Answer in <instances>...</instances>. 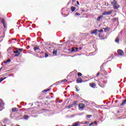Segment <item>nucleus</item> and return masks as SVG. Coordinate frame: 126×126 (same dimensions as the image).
Listing matches in <instances>:
<instances>
[{
    "label": "nucleus",
    "instance_id": "nucleus-1",
    "mask_svg": "<svg viewBox=\"0 0 126 126\" xmlns=\"http://www.w3.org/2000/svg\"><path fill=\"white\" fill-rule=\"evenodd\" d=\"M111 4L113 5L114 9H118V8H120V6L118 4V2L116 0H113V1L111 2Z\"/></svg>",
    "mask_w": 126,
    "mask_h": 126
},
{
    "label": "nucleus",
    "instance_id": "nucleus-2",
    "mask_svg": "<svg viewBox=\"0 0 126 126\" xmlns=\"http://www.w3.org/2000/svg\"><path fill=\"white\" fill-rule=\"evenodd\" d=\"M112 12H113V10H110L108 12H104L102 13V15H110V14H112Z\"/></svg>",
    "mask_w": 126,
    "mask_h": 126
},
{
    "label": "nucleus",
    "instance_id": "nucleus-3",
    "mask_svg": "<svg viewBox=\"0 0 126 126\" xmlns=\"http://www.w3.org/2000/svg\"><path fill=\"white\" fill-rule=\"evenodd\" d=\"M79 108L80 110H81V111H82V110H83V109L85 108V105L83 103H80L79 104Z\"/></svg>",
    "mask_w": 126,
    "mask_h": 126
},
{
    "label": "nucleus",
    "instance_id": "nucleus-4",
    "mask_svg": "<svg viewBox=\"0 0 126 126\" xmlns=\"http://www.w3.org/2000/svg\"><path fill=\"white\" fill-rule=\"evenodd\" d=\"M4 106V103L2 101V100L0 99V108H2Z\"/></svg>",
    "mask_w": 126,
    "mask_h": 126
},
{
    "label": "nucleus",
    "instance_id": "nucleus-5",
    "mask_svg": "<svg viewBox=\"0 0 126 126\" xmlns=\"http://www.w3.org/2000/svg\"><path fill=\"white\" fill-rule=\"evenodd\" d=\"M118 53L120 56H123L124 55V52H123L122 50H118Z\"/></svg>",
    "mask_w": 126,
    "mask_h": 126
},
{
    "label": "nucleus",
    "instance_id": "nucleus-6",
    "mask_svg": "<svg viewBox=\"0 0 126 126\" xmlns=\"http://www.w3.org/2000/svg\"><path fill=\"white\" fill-rule=\"evenodd\" d=\"M77 51H78V47L72 48L71 52H77Z\"/></svg>",
    "mask_w": 126,
    "mask_h": 126
},
{
    "label": "nucleus",
    "instance_id": "nucleus-7",
    "mask_svg": "<svg viewBox=\"0 0 126 126\" xmlns=\"http://www.w3.org/2000/svg\"><path fill=\"white\" fill-rule=\"evenodd\" d=\"M90 86H91V87L92 88H95L96 87V84L90 83Z\"/></svg>",
    "mask_w": 126,
    "mask_h": 126
},
{
    "label": "nucleus",
    "instance_id": "nucleus-8",
    "mask_svg": "<svg viewBox=\"0 0 126 126\" xmlns=\"http://www.w3.org/2000/svg\"><path fill=\"white\" fill-rule=\"evenodd\" d=\"M91 34H97V29H95L94 31L91 32Z\"/></svg>",
    "mask_w": 126,
    "mask_h": 126
},
{
    "label": "nucleus",
    "instance_id": "nucleus-9",
    "mask_svg": "<svg viewBox=\"0 0 126 126\" xmlns=\"http://www.w3.org/2000/svg\"><path fill=\"white\" fill-rule=\"evenodd\" d=\"M12 112H18V108H14L12 109Z\"/></svg>",
    "mask_w": 126,
    "mask_h": 126
},
{
    "label": "nucleus",
    "instance_id": "nucleus-10",
    "mask_svg": "<svg viewBox=\"0 0 126 126\" xmlns=\"http://www.w3.org/2000/svg\"><path fill=\"white\" fill-rule=\"evenodd\" d=\"M2 23L4 27H5L6 25H5V22L4 21V19H2L1 20Z\"/></svg>",
    "mask_w": 126,
    "mask_h": 126
},
{
    "label": "nucleus",
    "instance_id": "nucleus-11",
    "mask_svg": "<svg viewBox=\"0 0 126 126\" xmlns=\"http://www.w3.org/2000/svg\"><path fill=\"white\" fill-rule=\"evenodd\" d=\"M23 118L24 120H28L29 119V116L28 115H24Z\"/></svg>",
    "mask_w": 126,
    "mask_h": 126
},
{
    "label": "nucleus",
    "instance_id": "nucleus-12",
    "mask_svg": "<svg viewBox=\"0 0 126 126\" xmlns=\"http://www.w3.org/2000/svg\"><path fill=\"white\" fill-rule=\"evenodd\" d=\"M126 104V98L123 101L122 104H121V106H125Z\"/></svg>",
    "mask_w": 126,
    "mask_h": 126
},
{
    "label": "nucleus",
    "instance_id": "nucleus-13",
    "mask_svg": "<svg viewBox=\"0 0 126 126\" xmlns=\"http://www.w3.org/2000/svg\"><path fill=\"white\" fill-rule=\"evenodd\" d=\"M102 17H103V16H102V15H100L99 16H98V18H97V21H100V20H101V18H102Z\"/></svg>",
    "mask_w": 126,
    "mask_h": 126
},
{
    "label": "nucleus",
    "instance_id": "nucleus-14",
    "mask_svg": "<svg viewBox=\"0 0 126 126\" xmlns=\"http://www.w3.org/2000/svg\"><path fill=\"white\" fill-rule=\"evenodd\" d=\"M76 82L77 83H81V82H82V81L81 79H77L76 80Z\"/></svg>",
    "mask_w": 126,
    "mask_h": 126
},
{
    "label": "nucleus",
    "instance_id": "nucleus-15",
    "mask_svg": "<svg viewBox=\"0 0 126 126\" xmlns=\"http://www.w3.org/2000/svg\"><path fill=\"white\" fill-rule=\"evenodd\" d=\"M75 9H76V8L74 6H72L71 7V11H72V12H73V11H74L75 10Z\"/></svg>",
    "mask_w": 126,
    "mask_h": 126
},
{
    "label": "nucleus",
    "instance_id": "nucleus-16",
    "mask_svg": "<svg viewBox=\"0 0 126 126\" xmlns=\"http://www.w3.org/2000/svg\"><path fill=\"white\" fill-rule=\"evenodd\" d=\"M11 60L10 59H8L6 61H4V63H10Z\"/></svg>",
    "mask_w": 126,
    "mask_h": 126
},
{
    "label": "nucleus",
    "instance_id": "nucleus-17",
    "mask_svg": "<svg viewBox=\"0 0 126 126\" xmlns=\"http://www.w3.org/2000/svg\"><path fill=\"white\" fill-rule=\"evenodd\" d=\"M58 53V50H54L53 52V55H55L56 56V55H57V53Z\"/></svg>",
    "mask_w": 126,
    "mask_h": 126
},
{
    "label": "nucleus",
    "instance_id": "nucleus-18",
    "mask_svg": "<svg viewBox=\"0 0 126 126\" xmlns=\"http://www.w3.org/2000/svg\"><path fill=\"white\" fill-rule=\"evenodd\" d=\"M116 43H119L120 42V38L119 37H117L115 39Z\"/></svg>",
    "mask_w": 126,
    "mask_h": 126
},
{
    "label": "nucleus",
    "instance_id": "nucleus-19",
    "mask_svg": "<svg viewBox=\"0 0 126 126\" xmlns=\"http://www.w3.org/2000/svg\"><path fill=\"white\" fill-rule=\"evenodd\" d=\"M19 53H20V52H19L18 49H17L16 51H13L14 54H18Z\"/></svg>",
    "mask_w": 126,
    "mask_h": 126
},
{
    "label": "nucleus",
    "instance_id": "nucleus-20",
    "mask_svg": "<svg viewBox=\"0 0 126 126\" xmlns=\"http://www.w3.org/2000/svg\"><path fill=\"white\" fill-rule=\"evenodd\" d=\"M18 49V51H19V52H22V51H23V49L22 48H17Z\"/></svg>",
    "mask_w": 126,
    "mask_h": 126
},
{
    "label": "nucleus",
    "instance_id": "nucleus-21",
    "mask_svg": "<svg viewBox=\"0 0 126 126\" xmlns=\"http://www.w3.org/2000/svg\"><path fill=\"white\" fill-rule=\"evenodd\" d=\"M103 29H104L105 32H107V30H109V28L106 27L105 28H103Z\"/></svg>",
    "mask_w": 126,
    "mask_h": 126
},
{
    "label": "nucleus",
    "instance_id": "nucleus-22",
    "mask_svg": "<svg viewBox=\"0 0 126 126\" xmlns=\"http://www.w3.org/2000/svg\"><path fill=\"white\" fill-rule=\"evenodd\" d=\"M19 56H20V53L15 54L14 57H18Z\"/></svg>",
    "mask_w": 126,
    "mask_h": 126
},
{
    "label": "nucleus",
    "instance_id": "nucleus-23",
    "mask_svg": "<svg viewBox=\"0 0 126 126\" xmlns=\"http://www.w3.org/2000/svg\"><path fill=\"white\" fill-rule=\"evenodd\" d=\"M60 83H62V81H59L56 83V85H59Z\"/></svg>",
    "mask_w": 126,
    "mask_h": 126
},
{
    "label": "nucleus",
    "instance_id": "nucleus-24",
    "mask_svg": "<svg viewBox=\"0 0 126 126\" xmlns=\"http://www.w3.org/2000/svg\"><path fill=\"white\" fill-rule=\"evenodd\" d=\"M78 76H82V74L80 72L78 73Z\"/></svg>",
    "mask_w": 126,
    "mask_h": 126
},
{
    "label": "nucleus",
    "instance_id": "nucleus-25",
    "mask_svg": "<svg viewBox=\"0 0 126 126\" xmlns=\"http://www.w3.org/2000/svg\"><path fill=\"white\" fill-rule=\"evenodd\" d=\"M48 57H49L48 53H45V58H48Z\"/></svg>",
    "mask_w": 126,
    "mask_h": 126
},
{
    "label": "nucleus",
    "instance_id": "nucleus-26",
    "mask_svg": "<svg viewBox=\"0 0 126 126\" xmlns=\"http://www.w3.org/2000/svg\"><path fill=\"white\" fill-rule=\"evenodd\" d=\"M74 105H77V101H75L73 102Z\"/></svg>",
    "mask_w": 126,
    "mask_h": 126
},
{
    "label": "nucleus",
    "instance_id": "nucleus-27",
    "mask_svg": "<svg viewBox=\"0 0 126 126\" xmlns=\"http://www.w3.org/2000/svg\"><path fill=\"white\" fill-rule=\"evenodd\" d=\"M75 15H77L78 16H79V15H80V14L78 12H77L75 13Z\"/></svg>",
    "mask_w": 126,
    "mask_h": 126
},
{
    "label": "nucleus",
    "instance_id": "nucleus-28",
    "mask_svg": "<svg viewBox=\"0 0 126 126\" xmlns=\"http://www.w3.org/2000/svg\"><path fill=\"white\" fill-rule=\"evenodd\" d=\"M92 116L91 115H87V118H91Z\"/></svg>",
    "mask_w": 126,
    "mask_h": 126
},
{
    "label": "nucleus",
    "instance_id": "nucleus-29",
    "mask_svg": "<svg viewBox=\"0 0 126 126\" xmlns=\"http://www.w3.org/2000/svg\"><path fill=\"white\" fill-rule=\"evenodd\" d=\"M37 50H39V48L38 47H35L34 48V51H37Z\"/></svg>",
    "mask_w": 126,
    "mask_h": 126
},
{
    "label": "nucleus",
    "instance_id": "nucleus-30",
    "mask_svg": "<svg viewBox=\"0 0 126 126\" xmlns=\"http://www.w3.org/2000/svg\"><path fill=\"white\" fill-rule=\"evenodd\" d=\"M93 125H94V123L92 122V123L89 125V126H93Z\"/></svg>",
    "mask_w": 126,
    "mask_h": 126
},
{
    "label": "nucleus",
    "instance_id": "nucleus-31",
    "mask_svg": "<svg viewBox=\"0 0 126 126\" xmlns=\"http://www.w3.org/2000/svg\"><path fill=\"white\" fill-rule=\"evenodd\" d=\"M104 65V63L102 64V65L100 66V69H103V66Z\"/></svg>",
    "mask_w": 126,
    "mask_h": 126
},
{
    "label": "nucleus",
    "instance_id": "nucleus-32",
    "mask_svg": "<svg viewBox=\"0 0 126 126\" xmlns=\"http://www.w3.org/2000/svg\"><path fill=\"white\" fill-rule=\"evenodd\" d=\"M67 81V80L66 79H64L63 81H62V82H66Z\"/></svg>",
    "mask_w": 126,
    "mask_h": 126
},
{
    "label": "nucleus",
    "instance_id": "nucleus-33",
    "mask_svg": "<svg viewBox=\"0 0 126 126\" xmlns=\"http://www.w3.org/2000/svg\"><path fill=\"white\" fill-rule=\"evenodd\" d=\"M44 93H46V92H47V90H44L42 91Z\"/></svg>",
    "mask_w": 126,
    "mask_h": 126
},
{
    "label": "nucleus",
    "instance_id": "nucleus-34",
    "mask_svg": "<svg viewBox=\"0 0 126 126\" xmlns=\"http://www.w3.org/2000/svg\"><path fill=\"white\" fill-rule=\"evenodd\" d=\"M2 81H3V79L1 78V79H0V83L1 82H2Z\"/></svg>",
    "mask_w": 126,
    "mask_h": 126
},
{
    "label": "nucleus",
    "instance_id": "nucleus-35",
    "mask_svg": "<svg viewBox=\"0 0 126 126\" xmlns=\"http://www.w3.org/2000/svg\"><path fill=\"white\" fill-rule=\"evenodd\" d=\"M98 32H103V29L100 30L99 31H98Z\"/></svg>",
    "mask_w": 126,
    "mask_h": 126
},
{
    "label": "nucleus",
    "instance_id": "nucleus-36",
    "mask_svg": "<svg viewBox=\"0 0 126 126\" xmlns=\"http://www.w3.org/2000/svg\"><path fill=\"white\" fill-rule=\"evenodd\" d=\"M100 75V72H97L96 76H99Z\"/></svg>",
    "mask_w": 126,
    "mask_h": 126
},
{
    "label": "nucleus",
    "instance_id": "nucleus-37",
    "mask_svg": "<svg viewBox=\"0 0 126 126\" xmlns=\"http://www.w3.org/2000/svg\"><path fill=\"white\" fill-rule=\"evenodd\" d=\"M77 4H78V5H79V1H77Z\"/></svg>",
    "mask_w": 126,
    "mask_h": 126
},
{
    "label": "nucleus",
    "instance_id": "nucleus-38",
    "mask_svg": "<svg viewBox=\"0 0 126 126\" xmlns=\"http://www.w3.org/2000/svg\"><path fill=\"white\" fill-rule=\"evenodd\" d=\"M48 48H49V49H51V45H48Z\"/></svg>",
    "mask_w": 126,
    "mask_h": 126
},
{
    "label": "nucleus",
    "instance_id": "nucleus-39",
    "mask_svg": "<svg viewBox=\"0 0 126 126\" xmlns=\"http://www.w3.org/2000/svg\"><path fill=\"white\" fill-rule=\"evenodd\" d=\"M75 88H76V89H77L78 88V86H75Z\"/></svg>",
    "mask_w": 126,
    "mask_h": 126
},
{
    "label": "nucleus",
    "instance_id": "nucleus-40",
    "mask_svg": "<svg viewBox=\"0 0 126 126\" xmlns=\"http://www.w3.org/2000/svg\"><path fill=\"white\" fill-rule=\"evenodd\" d=\"M47 90V91L48 92V91H50V90H51V89H47V90Z\"/></svg>",
    "mask_w": 126,
    "mask_h": 126
},
{
    "label": "nucleus",
    "instance_id": "nucleus-41",
    "mask_svg": "<svg viewBox=\"0 0 126 126\" xmlns=\"http://www.w3.org/2000/svg\"><path fill=\"white\" fill-rule=\"evenodd\" d=\"M67 108H68V109H70V108H71V106H67Z\"/></svg>",
    "mask_w": 126,
    "mask_h": 126
},
{
    "label": "nucleus",
    "instance_id": "nucleus-42",
    "mask_svg": "<svg viewBox=\"0 0 126 126\" xmlns=\"http://www.w3.org/2000/svg\"><path fill=\"white\" fill-rule=\"evenodd\" d=\"M72 2H75V0H72Z\"/></svg>",
    "mask_w": 126,
    "mask_h": 126
},
{
    "label": "nucleus",
    "instance_id": "nucleus-43",
    "mask_svg": "<svg viewBox=\"0 0 126 126\" xmlns=\"http://www.w3.org/2000/svg\"><path fill=\"white\" fill-rule=\"evenodd\" d=\"M1 38H4V35L1 36Z\"/></svg>",
    "mask_w": 126,
    "mask_h": 126
},
{
    "label": "nucleus",
    "instance_id": "nucleus-44",
    "mask_svg": "<svg viewBox=\"0 0 126 126\" xmlns=\"http://www.w3.org/2000/svg\"><path fill=\"white\" fill-rule=\"evenodd\" d=\"M76 91H79V90H78V89H76Z\"/></svg>",
    "mask_w": 126,
    "mask_h": 126
},
{
    "label": "nucleus",
    "instance_id": "nucleus-45",
    "mask_svg": "<svg viewBox=\"0 0 126 126\" xmlns=\"http://www.w3.org/2000/svg\"><path fill=\"white\" fill-rule=\"evenodd\" d=\"M6 78V77H4V78H3L2 79H3V80H4V79H5Z\"/></svg>",
    "mask_w": 126,
    "mask_h": 126
},
{
    "label": "nucleus",
    "instance_id": "nucleus-46",
    "mask_svg": "<svg viewBox=\"0 0 126 126\" xmlns=\"http://www.w3.org/2000/svg\"><path fill=\"white\" fill-rule=\"evenodd\" d=\"M1 69H2V67H1L0 68V70H1Z\"/></svg>",
    "mask_w": 126,
    "mask_h": 126
},
{
    "label": "nucleus",
    "instance_id": "nucleus-47",
    "mask_svg": "<svg viewBox=\"0 0 126 126\" xmlns=\"http://www.w3.org/2000/svg\"><path fill=\"white\" fill-rule=\"evenodd\" d=\"M94 124H95V125H97V122H94Z\"/></svg>",
    "mask_w": 126,
    "mask_h": 126
},
{
    "label": "nucleus",
    "instance_id": "nucleus-48",
    "mask_svg": "<svg viewBox=\"0 0 126 126\" xmlns=\"http://www.w3.org/2000/svg\"><path fill=\"white\" fill-rule=\"evenodd\" d=\"M82 11H83V12H84L85 11L84 10H82Z\"/></svg>",
    "mask_w": 126,
    "mask_h": 126
},
{
    "label": "nucleus",
    "instance_id": "nucleus-49",
    "mask_svg": "<svg viewBox=\"0 0 126 126\" xmlns=\"http://www.w3.org/2000/svg\"><path fill=\"white\" fill-rule=\"evenodd\" d=\"M79 49H80V50H81V49H82V48L80 47Z\"/></svg>",
    "mask_w": 126,
    "mask_h": 126
},
{
    "label": "nucleus",
    "instance_id": "nucleus-50",
    "mask_svg": "<svg viewBox=\"0 0 126 126\" xmlns=\"http://www.w3.org/2000/svg\"><path fill=\"white\" fill-rule=\"evenodd\" d=\"M75 6H77V5L76 4V5H75Z\"/></svg>",
    "mask_w": 126,
    "mask_h": 126
},
{
    "label": "nucleus",
    "instance_id": "nucleus-51",
    "mask_svg": "<svg viewBox=\"0 0 126 126\" xmlns=\"http://www.w3.org/2000/svg\"><path fill=\"white\" fill-rule=\"evenodd\" d=\"M12 40H14V39H12Z\"/></svg>",
    "mask_w": 126,
    "mask_h": 126
},
{
    "label": "nucleus",
    "instance_id": "nucleus-52",
    "mask_svg": "<svg viewBox=\"0 0 126 126\" xmlns=\"http://www.w3.org/2000/svg\"><path fill=\"white\" fill-rule=\"evenodd\" d=\"M17 126H20L19 125H18Z\"/></svg>",
    "mask_w": 126,
    "mask_h": 126
},
{
    "label": "nucleus",
    "instance_id": "nucleus-53",
    "mask_svg": "<svg viewBox=\"0 0 126 126\" xmlns=\"http://www.w3.org/2000/svg\"><path fill=\"white\" fill-rule=\"evenodd\" d=\"M6 126L4 125V126Z\"/></svg>",
    "mask_w": 126,
    "mask_h": 126
}]
</instances>
